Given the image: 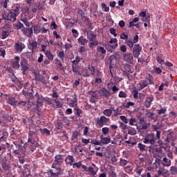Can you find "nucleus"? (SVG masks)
Masks as SVG:
<instances>
[{
  "label": "nucleus",
  "instance_id": "nucleus-1",
  "mask_svg": "<svg viewBox=\"0 0 177 177\" xmlns=\"http://www.w3.org/2000/svg\"><path fill=\"white\" fill-rule=\"evenodd\" d=\"M144 143H149L151 145L149 147V153L153 158H156V140L154 133H149L144 140Z\"/></svg>",
  "mask_w": 177,
  "mask_h": 177
},
{
  "label": "nucleus",
  "instance_id": "nucleus-2",
  "mask_svg": "<svg viewBox=\"0 0 177 177\" xmlns=\"http://www.w3.org/2000/svg\"><path fill=\"white\" fill-rule=\"evenodd\" d=\"M153 80L154 77H153V75L149 74L145 80H141L137 84V88H138V91L145 89V88L147 87L148 85H154V82H153Z\"/></svg>",
  "mask_w": 177,
  "mask_h": 177
},
{
  "label": "nucleus",
  "instance_id": "nucleus-3",
  "mask_svg": "<svg viewBox=\"0 0 177 177\" xmlns=\"http://www.w3.org/2000/svg\"><path fill=\"white\" fill-rule=\"evenodd\" d=\"M156 164H162L163 167H171V160H169L166 157L163 158L160 156V153H156Z\"/></svg>",
  "mask_w": 177,
  "mask_h": 177
},
{
  "label": "nucleus",
  "instance_id": "nucleus-4",
  "mask_svg": "<svg viewBox=\"0 0 177 177\" xmlns=\"http://www.w3.org/2000/svg\"><path fill=\"white\" fill-rule=\"evenodd\" d=\"M63 155H55V160L51 166V168H54L55 169H57V171H59L60 169V165L63 164Z\"/></svg>",
  "mask_w": 177,
  "mask_h": 177
},
{
  "label": "nucleus",
  "instance_id": "nucleus-5",
  "mask_svg": "<svg viewBox=\"0 0 177 177\" xmlns=\"http://www.w3.org/2000/svg\"><path fill=\"white\" fill-rule=\"evenodd\" d=\"M17 16L14 12L10 11L9 12H4L2 15V19L6 20L7 21H10L11 23H15L17 20Z\"/></svg>",
  "mask_w": 177,
  "mask_h": 177
},
{
  "label": "nucleus",
  "instance_id": "nucleus-6",
  "mask_svg": "<svg viewBox=\"0 0 177 177\" xmlns=\"http://www.w3.org/2000/svg\"><path fill=\"white\" fill-rule=\"evenodd\" d=\"M0 164L1 165L2 169H3L5 172H8L9 174V172L12 171V167L10 166V164L8 162L6 157L0 158Z\"/></svg>",
  "mask_w": 177,
  "mask_h": 177
},
{
  "label": "nucleus",
  "instance_id": "nucleus-7",
  "mask_svg": "<svg viewBox=\"0 0 177 177\" xmlns=\"http://www.w3.org/2000/svg\"><path fill=\"white\" fill-rule=\"evenodd\" d=\"M108 122H110V118L104 115H101L100 118H97L95 125L102 128V127H104Z\"/></svg>",
  "mask_w": 177,
  "mask_h": 177
},
{
  "label": "nucleus",
  "instance_id": "nucleus-8",
  "mask_svg": "<svg viewBox=\"0 0 177 177\" xmlns=\"http://www.w3.org/2000/svg\"><path fill=\"white\" fill-rule=\"evenodd\" d=\"M21 70L22 71V74L24 75H27L28 74V68H30V65L28 64V61L27 59H24L20 62Z\"/></svg>",
  "mask_w": 177,
  "mask_h": 177
},
{
  "label": "nucleus",
  "instance_id": "nucleus-9",
  "mask_svg": "<svg viewBox=\"0 0 177 177\" xmlns=\"http://www.w3.org/2000/svg\"><path fill=\"white\" fill-rule=\"evenodd\" d=\"M14 145L16 146V148L17 149L14 150V154H17V156H21V154H24L26 153V147H24V146L19 144H16L15 142Z\"/></svg>",
  "mask_w": 177,
  "mask_h": 177
},
{
  "label": "nucleus",
  "instance_id": "nucleus-10",
  "mask_svg": "<svg viewBox=\"0 0 177 177\" xmlns=\"http://www.w3.org/2000/svg\"><path fill=\"white\" fill-rule=\"evenodd\" d=\"M133 52L132 55L136 59H138L139 56L140 55V52H142V46L139 44H135L134 47L132 48Z\"/></svg>",
  "mask_w": 177,
  "mask_h": 177
},
{
  "label": "nucleus",
  "instance_id": "nucleus-11",
  "mask_svg": "<svg viewBox=\"0 0 177 177\" xmlns=\"http://www.w3.org/2000/svg\"><path fill=\"white\" fill-rule=\"evenodd\" d=\"M35 81H38L39 82H41L43 85H46V80H45V76L39 74V73L35 72Z\"/></svg>",
  "mask_w": 177,
  "mask_h": 177
},
{
  "label": "nucleus",
  "instance_id": "nucleus-12",
  "mask_svg": "<svg viewBox=\"0 0 177 177\" xmlns=\"http://www.w3.org/2000/svg\"><path fill=\"white\" fill-rule=\"evenodd\" d=\"M28 48L29 50H32V53L38 49V42L35 40H32L28 44Z\"/></svg>",
  "mask_w": 177,
  "mask_h": 177
},
{
  "label": "nucleus",
  "instance_id": "nucleus-13",
  "mask_svg": "<svg viewBox=\"0 0 177 177\" xmlns=\"http://www.w3.org/2000/svg\"><path fill=\"white\" fill-rule=\"evenodd\" d=\"M6 102L8 104H10V106H12V107H17V100H16V97L8 96V97L6 99Z\"/></svg>",
  "mask_w": 177,
  "mask_h": 177
},
{
  "label": "nucleus",
  "instance_id": "nucleus-14",
  "mask_svg": "<svg viewBox=\"0 0 177 177\" xmlns=\"http://www.w3.org/2000/svg\"><path fill=\"white\" fill-rule=\"evenodd\" d=\"M100 95L101 96H104V97H106V99H109L110 96H111V93H110V91L106 89V88H102L99 91Z\"/></svg>",
  "mask_w": 177,
  "mask_h": 177
},
{
  "label": "nucleus",
  "instance_id": "nucleus-15",
  "mask_svg": "<svg viewBox=\"0 0 177 177\" xmlns=\"http://www.w3.org/2000/svg\"><path fill=\"white\" fill-rule=\"evenodd\" d=\"M23 49H26V45L23 44L21 41H18L15 43V50L17 52H23Z\"/></svg>",
  "mask_w": 177,
  "mask_h": 177
},
{
  "label": "nucleus",
  "instance_id": "nucleus-16",
  "mask_svg": "<svg viewBox=\"0 0 177 177\" xmlns=\"http://www.w3.org/2000/svg\"><path fill=\"white\" fill-rule=\"evenodd\" d=\"M35 97L37 100V107H42V104L44 103V97L42 95H39L38 93L35 94Z\"/></svg>",
  "mask_w": 177,
  "mask_h": 177
},
{
  "label": "nucleus",
  "instance_id": "nucleus-17",
  "mask_svg": "<svg viewBox=\"0 0 177 177\" xmlns=\"http://www.w3.org/2000/svg\"><path fill=\"white\" fill-rule=\"evenodd\" d=\"M86 34L87 39H88L90 42H93L95 41V39H96V35L93 34V32H92V30L86 31Z\"/></svg>",
  "mask_w": 177,
  "mask_h": 177
},
{
  "label": "nucleus",
  "instance_id": "nucleus-18",
  "mask_svg": "<svg viewBox=\"0 0 177 177\" xmlns=\"http://www.w3.org/2000/svg\"><path fill=\"white\" fill-rule=\"evenodd\" d=\"M100 138L101 143H102V145H109V143L111 142V138L110 137V136L104 137V136L101 135Z\"/></svg>",
  "mask_w": 177,
  "mask_h": 177
},
{
  "label": "nucleus",
  "instance_id": "nucleus-19",
  "mask_svg": "<svg viewBox=\"0 0 177 177\" xmlns=\"http://www.w3.org/2000/svg\"><path fill=\"white\" fill-rule=\"evenodd\" d=\"M65 162L68 165H73L75 162V158L71 155H68L65 159Z\"/></svg>",
  "mask_w": 177,
  "mask_h": 177
},
{
  "label": "nucleus",
  "instance_id": "nucleus-20",
  "mask_svg": "<svg viewBox=\"0 0 177 177\" xmlns=\"http://www.w3.org/2000/svg\"><path fill=\"white\" fill-rule=\"evenodd\" d=\"M123 60L127 63H131L133 60V55L132 53L124 54L123 55Z\"/></svg>",
  "mask_w": 177,
  "mask_h": 177
},
{
  "label": "nucleus",
  "instance_id": "nucleus-21",
  "mask_svg": "<svg viewBox=\"0 0 177 177\" xmlns=\"http://www.w3.org/2000/svg\"><path fill=\"white\" fill-rule=\"evenodd\" d=\"M12 13H15L17 16H19L21 13V6L20 4H17L13 10H10Z\"/></svg>",
  "mask_w": 177,
  "mask_h": 177
},
{
  "label": "nucleus",
  "instance_id": "nucleus-22",
  "mask_svg": "<svg viewBox=\"0 0 177 177\" xmlns=\"http://www.w3.org/2000/svg\"><path fill=\"white\" fill-rule=\"evenodd\" d=\"M158 172V176L156 175V177L158 176H165L167 175V174H168V170L162 168V167H160L158 169V170L157 171Z\"/></svg>",
  "mask_w": 177,
  "mask_h": 177
},
{
  "label": "nucleus",
  "instance_id": "nucleus-23",
  "mask_svg": "<svg viewBox=\"0 0 177 177\" xmlns=\"http://www.w3.org/2000/svg\"><path fill=\"white\" fill-rule=\"evenodd\" d=\"M121 58V53L116 52L113 55H110L109 57V61L113 62V60H118V59Z\"/></svg>",
  "mask_w": 177,
  "mask_h": 177
},
{
  "label": "nucleus",
  "instance_id": "nucleus-24",
  "mask_svg": "<svg viewBox=\"0 0 177 177\" xmlns=\"http://www.w3.org/2000/svg\"><path fill=\"white\" fill-rule=\"evenodd\" d=\"M77 42L82 46H85V45H86V44H88V39H86L84 36H80L77 39Z\"/></svg>",
  "mask_w": 177,
  "mask_h": 177
},
{
  "label": "nucleus",
  "instance_id": "nucleus-25",
  "mask_svg": "<svg viewBox=\"0 0 177 177\" xmlns=\"http://www.w3.org/2000/svg\"><path fill=\"white\" fill-rule=\"evenodd\" d=\"M156 60L159 64H164L165 63V57L162 54H159L156 57Z\"/></svg>",
  "mask_w": 177,
  "mask_h": 177
},
{
  "label": "nucleus",
  "instance_id": "nucleus-26",
  "mask_svg": "<svg viewBox=\"0 0 177 177\" xmlns=\"http://www.w3.org/2000/svg\"><path fill=\"white\" fill-rule=\"evenodd\" d=\"M78 102V97L77 95H74L73 100H71V107H78V104L77 103Z\"/></svg>",
  "mask_w": 177,
  "mask_h": 177
},
{
  "label": "nucleus",
  "instance_id": "nucleus-27",
  "mask_svg": "<svg viewBox=\"0 0 177 177\" xmlns=\"http://www.w3.org/2000/svg\"><path fill=\"white\" fill-rule=\"evenodd\" d=\"M55 64L58 65V68L62 71H64L66 70V67L63 66L62 61H60V59H59L58 58L55 59Z\"/></svg>",
  "mask_w": 177,
  "mask_h": 177
},
{
  "label": "nucleus",
  "instance_id": "nucleus-28",
  "mask_svg": "<svg viewBox=\"0 0 177 177\" xmlns=\"http://www.w3.org/2000/svg\"><path fill=\"white\" fill-rule=\"evenodd\" d=\"M86 172L88 173V175H90V176H95L97 174V172L95 171V169L92 167H88Z\"/></svg>",
  "mask_w": 177,
  "mask_h": 177
},
{
  "label": "nucleus",
  "instance_id": "nucleus-29",
  "mask_svg": "<svg viewBox=\"0 0 177 177\" xmlns=\"http://www.w3.org/2000/svg\"><path fill=\"white\" fill-rule=\"evenodd\" d=\"M74 114L76 115V117L81 118L82 117L81 115L82 114V110L78 108V106H76L73 109Z\"/></svg>",
  "mask_w": 177,
  "mask_h": 177
},
{
  "label": "nucleus",
  "instance_id": "nucleus-30",
  "mask_svg": "<svg viewBox=\"0 0 177 177\" xmlns=\"http://www.w3.org/2000/svg\"><path fill=\"white\" fill-rule=\"evenodd\" d=\"M80 67V65L77 64H72V70L73 72L75 74H77L78 75H82L81 73H80V71H78V68Z\"/></svg>",
  "mask_w": 177,
  "mask_h": 177
},
{
  "label": "nucleus",
  "instance_id": "nucleus-31",
  "mask_svg": "<svg viewBox=\"0 0 177 177\" xmlns=\"http://www.w3.org/2000/svg\"><path fill=\"white\" fill-rule=\"evenodd\" d=\"M55 129L57 130L63 129V127H64V124H63V122H62V120H57V122H55Z\"/></svg>",
  "mask_w": 177,
  "mask_h": 177
},
{
  "label": "nucleus",
  "instance_id": "nucleus-32",
  "mask_svg": "<svg viewBox=\"0 0 177 177\" xmlns=\"http://www.w3.org/2000/svg\"><path fill=\"white\" fill-rule=\"evenodd\" d=\"M45 55L47 57V59H48V60H50L51 62H52V60H53L55 59V55H53V54H52L50 50H47L45 52Z\"/></svg>",
  "mask_w": 177,
  "mask_h": 177
},
{
  "label": "nucleus",
  "instance_id": "nucleus-33",
  "mask_svg": "<svg viewBox=\"0 0 177 177\" xmlns=\"http://www.w3.org/2000/svg\"><path fill=\"white\" fill-rule=\"evenodd\" d=\"M151 102H153V98L151 97H148L146 98L145 102V106L147 107V109H149L150 106H151Z\"/></svg>",
  "mask_w": 177,
  "mask_h": 177
},
{
  "label": "nucleus",
  "instance_id": "nucleus-34",
  "mask_svg": "<svg viewBox=\"0 0 177 177\" xmlns=\"http://www.w3.org/2000/svg\"><path fill=\"white\" fill-rule=\"evenodd\" d=\"M131 93L133 95V99H138L139 96V89L136 88V87L133 88V90L131 91Z\"/></svg>",
  "mask_w": 177,
  "mask_h": 177
},
{
  "label": "nucleus",
  "instance_id": "nucleus-35",
  "mask_svg": "<svg viewBox=\"0 0 177 177\" xmlns=\"http://www.w3.org/2000/svg\"><path fill=\"white\" fill-rule=\"evenodd\" d=\"M81 135V133L77 131H75L72 132V138L71 140H78V137Z\"/></svg>",
  "mask_w": 177,
  "mask_h": 177
},
{
  "label": "nucleus",
  "instance_id": "nucleus-36",
  "mask_svg": "<svg viewBox=\"0 0 177 177\" xmlns=\"http://www.w3.org/2000/svg\"><path fill=\"white\" fill-rule=\"evenodd\" d=\"M104 117H111V115L113 114V110L111 109V107L109 109H105L102 112Z\"/></svg>",
  "mask_w": 177,
  "mask_h": 177
},
{
  "label": "nucleus",
  "instance_id": "nucleus-37",
  "mask_svg": "<svg viewBox=\"0 0 177 177\" xmlns=\"http://www.w3.org/2000/svg\"><path fill=\"white\" fill-rule=\"evenodd\" d=\"M117 39H111L109 41V44H113L110 45V47L112 48V49H115V48H117V46H118V44H117Z\"/></svg>",
  "mask_w": 177,
  "mask_h": 177
},
{
  "label": "nucleus",
  "instance_id": "nucleus-38",
  "mask_svg": "<svg viewBox=\"0 0 177 177\" xmlns=\"http://www.w3.org/2000/svg\"><path fill=\"white\" fill-rule=\"evenodd\" d=\"M81 74H82V77H84V78H88V77H91V73H89V71L88 68L83 69Z\"/></svg>",
  "mask_w": 177,
  "mask_h": 177
},
{
  "label": "nucleus",
  "instance_id": "nucleus-39",
  "mask_svg": "<svg viewBox=\"0 0 177 177\" xmlns=\"http://www.w3.org/2000/svg\"><path fill=\"white\" fill-rule=\"evenodd\" d=\"M15 30H21L24 28V25L21 21H17V24L14 25Z\"/></svg>",
  "mask_w": 177,
  "mask_h": 177
},
{
  "label": "nucleus",
  "instance_id": "nucleus-40",
  "mask_svg": "<svg viewBox=\"0 0 177 177\" xmlns=\"http://www.w3.org/2000/svg\"><path fill=\"white\" fill-rule=\"evenodd\" d=\"M77 14L79 16H80L82 20H85L86 19V17L85 16V12L81 9L77 8Z\"/></svg>",
  "mask_w": 177,
  "mask_h": 177
},
{
  "label": "nucleus",
  "instance_id": "nucleus-41",
  "mask_svg": "<svg viewBox=\"0 0 177 177\" xmlns=\"http://www.w3.org/2000/svg\"><path fill=\"white\" fill-rule=\"evenodd\" d=\"M125 44L126 45H127V46H129V48L130 49H132L135 46H134V42L133 41L131 40V39H127L125 40Z\"/></svg>",
  "mask_w": 177,
  "mask_h": 177
},
{
  "label": "nucleus",
  "instance_id": "nucleus-42",
  "mask_svg": "<svg viewBox=\"0 0 177 177\" xmlns=\"http://www.w3.org/2000/svg\"><path fill=\"white\" fill-rule=\"evenodd\" d=\"M146 129H147V126H146V125H142L140 127H137L138 132H139L140 133H143V132H145V131H146Z\"/></svg>",
  "mask_w": 177,
  "mask_h": 177
},
{
  "label": "nucleus",
  "instance_id": "nucleus-43",
  "mask_svg": "<svg viewBox=\"0 0 177 177\" xmlns=\"http://www.w3.org/2000/svg\"><path fill=\"white\" fill-rule=\"evenodd\" d=\"M124 69L125 70L124 71H126L127 73H131V74H132V73H133V71H132V68L131 67V65H129V64H124Z\"/></svg>",
  "mask_w": 177,
  "mask_h": 177
},
{
  "label": "nucleus",
  "instance_id": "nucleus-44",
  "mask_svg": "<svg viewBox=\"0 0 177 177\" xmlns=\"http://www.w3.org/2000/svg\"><path fill=\"white\" fill-rule=\"evenodd\" d=\"M57 55L61 60H64V57H66V55H64V51H57Z\"/></svg>",
  "mask_w": 177,
  "mask_h": 177
},
{
  "label": "nucleus",
  "instance_id": "nucleus-45",
  "mask_svg": "<svg viewBox=\"0 0 177 177\" xmlns=\"http://www.w3.org/2000/svg\"><path fill=\"white\" fill-rule=\"evenodd\" d=\"M73 168L75 169L77 168V169H80V168H81V167H82V162L80 161L79 162H73V164L72 165Z\"/></svg>",
  "mask_w": 177,
  "mask_h": 177
},
{
  "label": "nucleus",
  "instance_id": "nucleus-46",
  "mask_svg": "<svg viewBox=\"0 0 177 177\" xmlns=\"http://www.w3.org/2000/svg\"><path fill=\"white\" fill-rule=\"evenodd\" d=\"M48 174H50V177H57L59 175H60V172H53V170L49 169Z\"/></svg>",
  "mask_w": 177,
  "mask_h": 177
},
{
  "label": "nucleus",
  "instance_id": "nucleus-47",
  "mask_svg": "<svg viewBox=\"0 0 177 177\" xmlns=\"http://www.w3.org/2000/svg\"><path fill=\"white\" fill-rule=\"evenodd\" d=\"M97 52L99 53H102V55H106V50L104 49V47H102L98 46L97 48Z\"/></svg>",
  "mask_w": 177,
  "mask_h": 177
},
{
  "label": "nucleus",
  "instance_id": "nucleus-48",
  "mask_svg": "<svg viewBox=\"0 0 177 177\" xmlns=\"http://www.w3.org/2000/svg\"><path fill=\"white\" fill-rule=\"evenodd\" d=\"M20 21H22L26 27H30V22H28V19H27V17H22Z\"/></svg>",
  "mask_w": 177,
  "mask_h": 177
},
{
  "label": "nucleus",
  "instance_id": "nucleus-49",
  "mask_svg": "<svg viewBox=\"0 0 177 177\" xmlns=\"http://www.w3.org/2000/svg\"><path fill=\"white\" fill-rule=\"evenodd\" d=\"M172 135H174V132H171L167 134L166 140L167 142H168V143H171V142L174 140V137L172 136Z\"/></svg>",
  "mask_w": 177,
  "mask_h": 177
},
{
  "label": "nucleus",
  "instance_id": "nucleus-50",
  "mask_svg": "<svg viewBox=\"0 0 177 177\" xmlns=\"http://www.w3.org/2000/svg\"><path fill=\"white\" fill-rule=\"evenodd\" d=\"M143 171V167L142 166H136V169H135V172H136V174H138V175H140V174H142Z\"/></svg>",
  "mask_w": 177,
  "mask_h": 177
},
{
  "label": "nucleus",
  "instance_id": "nucleus-51",
  "mask_svg": "<svg viewBox=\"0 0 177 177\" xmlns=\"http://www.w3.org/2000/svg\"><path fill=\"white\" fill-rule=\"evenodd\" d=\"M138 147L140 151H142V152L146 151V145L140 142L138 144Z\"/></svg>",
  "mask_w": 177,
  "mask_h": 177
},
{
  "label": "nucleus",
  "instance_id": "nucleus-52",
  "mask_svg": "<svg viewBox=\"0 0 177 177\" xmlns=\"http://www.w3.org/2000/svg\"><path fill=\"white\" fill-rule=\"evenodd\" d=\"M102 132L104 136H107L110 132V129H109V127H103L102 129Z\"/></svg>",
  "mask_w": 177,
  "mask_h": 177
},
{
  "label": "nucleus",
  "instance_id": "nucleus-53",
  "mask_svg": "<svg viewBox=\"0 0 177 177\" xmlns=\"http://www.w3.org/2000/svg\"><path fill=\"white\" fill-rule=\"evenodd\" d=\"M170 174H171V175H176L177 174V167L175 166H171L170 167Z\"/></svg>",
  "mask_w": 177,
  "mask_h": 177
},
{
  "label": "nucleus",
  "instance_id": "nucleus-54",
  "mask_svg": "<svg viewBox=\"0 0 177 177\" xmlns=\"http://www.w3.org/2000/svg\"><path fill=\"white\" fill-rule=\"evenodd\" d=\"M157 145H156V151L158 152L160 151L161 149V147H160L161 145H164V142L162 140H158L157 142Z\"/></svg>",
  "mask_w": 177,
  "mask_h": 177
},
{
  "label": "nucleus",
  "instance_id": "nucleus-55",
  "mask_svg": "<svg viewBox=\"0 0 177 177\" xmlns=\"http://www.w3.org/2000/svg\"><path fill=\"white\" fill-rule=\"evenodd\" d=\"M10 2V0H4L1 2V6H3V9H8V3Z\"/></svg>",
  "mask_w": 177,
  "mask_h": 177
},
{
  "label": "nucleus",
  "instance_id": "nucleus-56",
  "mask_svg": "<svg viewBox=\"0 0 177 177\" xmlns=\"http://www.w3.org/2000/svg\"><path fill=\"white\" fill-rule=\"evenodd\" d=\"M124 169L127 174H131L133 171V167L132 166H127L124 167Z\"/></svg>",
  "mask_w": 177,
  "mask_h": 177
},
{
  "label": "nucleus",
  "instance_id": "nucleus-57",
  "mask_svg": "<svg viewBox=\"0 0 177 177\" xmlns=\"http://www.w3.org/2000/svg\"><path fill=\"white\" fill-rule=\"evenodd\" d=\"M53 100L56 104L57 109H62L63 107V104H62V102L57 100Z\"/></svg>",
  "mask_w": 177,
  "mask_h": 177
},
{
  "label": "nucleus",
  "instance_id": "nucleus-58",
  "mask_svg": "<svg viewBox=\"0 0 177 177\" xmlns=\"http://www.w3.org/2000/svg\"><path fill=\"white\" fill-rule=\"evenodd\" d=\"M25 96L29 100H32V99H34V94H32V93H25Z\"/></svg>",
  "mask_w": 177,
  "mask_h": 177
},
{
  "label": "nucleus",
  "instance_id": "nucleus-59",
  "mask_svg": "<svg viewBox=\"0 0 177 177\" xmlns=\"http://www.w3.org/2000/svg\"><path fill=\"white\" fill-rule=\"evenodd\" d=\"M49 64H50V61H49V59H46L41 63L42 67H45L46 68H48Z\"/></svg>",
  "mask_w": 177,
  "mask_h": 177
},
{
  "label": "nucleus",
  "instance_id": "nucleus-60",
  "mask_svg": "<svg viewBox=\"0 0 177 177\" xmlns=\"http://www.w3.org/2000/svg\"><path fill=\"white\" fill-rule=\"evenodd\" d=\"M88 70L90 71L91 74H92L93 75H95V71H96V68H95V66H93V65H89Z\"/></svg>",
  "mask_w": 177,
  "mask_h": 177
},
{
  "label": "nucleus",
  "instance_id": "nucleus-61",
  "mask_svg": "<svg viewBox=\"0 0 177 177\" xmlns=\"http://www.w3.org/2000/svg\"><path fill=\"white\" fill-rule=\"evenodd\" d=\"M1 37L2 39H6V37H9V32L6 30H3L1 32Z\"/></svg>",
  "mask_w": 177,
  "mask_h": 177
},
{
  "label": "nucleus",
  "instance_id": "nucleus-62",
  "mask_svg": "<svg viewBox=\"0 0 177 177\" xmlns=\"http://www.w3.org/2000/svg\"><path fill=\"white\" fill-rule=\"evenodd\" d=\"M120 120H121L124 124H128V122H129V120L128 118H127V117H125V115L120 116Z\"/></svg>",
  "mask_w": 177,
  "mask_h": 177
},
{
  "label": "nucleus",
  "instance_id": "nucleus-63",
  "mask_svg": "<svg viewBox=\"0 0 177 177\" xmlns=\"http://www.w3.org/2000/svg\"><path fill=\"white\" fill-rule=\"evenodd\" d=\"M127 164H128V160L120 158V165H121V167H125Z\"/></svg>",
  "mask_w": 177,
  "mask_h": 177
},
{
  "label": "nucleus",
  "instance_id": "nucleus-64",
  "mask_svg": "<svg viewBox=\"0 0 177 177\" xmlns=\"http://www.w3.org/2000/svg\"><path fill=\"white\" fill-rule=\"evenodd\" d=\"M109 177H118L117 173L114 171H110L109 173Z\"/></svg>",
  "mask_w": 177,
  "mask_h": 177
}]
</instances>
